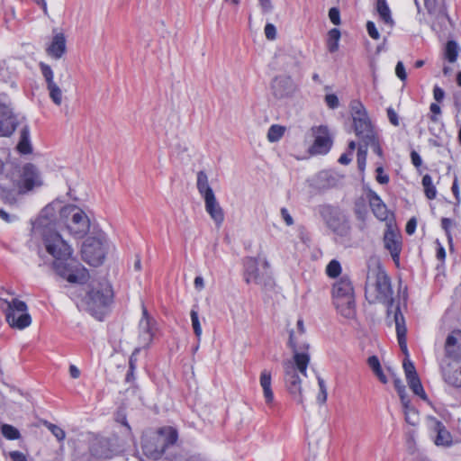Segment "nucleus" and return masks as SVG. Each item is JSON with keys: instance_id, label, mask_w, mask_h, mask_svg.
<instances>
[{"instance_id": "obj_1", "label": "nucleus", "mask_w": 461, "mask_h": 461, "mask_svg": "<svg viewBox=\"0 0 461 461\" xmlns=\"http://www.w3.org/2000/svg\"><path fill=\"white\" fill-rule=\"evenodd\" d=\"M56 212H59V221L75 238L81 239L88 232L90 221L84 211L74 204L62 206L59 202H53L42 209L33 224V235L41 238L45 250L54 258L53 268L59 276L72 284H86L89 279L87 269L79 263H66L73 249L55 230Z\"/></svg>"}, {"instance_id": "obj_2", "label": "nucleus", "mask_w": 461, "mask_h": 461, "mask_svg": "<svg viewBox=\"0 0 461 461\" xmlns=\"http://www.w3.org/2000/svg\"><path fill=\"white\" fill-rule=\"evenodd\" d=\"M288 346L293 350V357L283 362L284 381L285 387L299 404H303L302 389V376H306L307 367L310 362V356L307 352L309 345L300 344L294 330L290 331Z\"/></svg>"}, {"instance_id": "obj_3", "label": "nucleus", "mask_w": 461, "mask_h": 461, "mask_svg": "<svg viewBox=\"0 0 461 461\" xmlns=\"http://www.w3.org/2000/svg\"><path fill=\"white\" fill-rule=\"evenodd\" d=\"M43 185L39 168L26 163L22 167L8 171L5 182L0 184V198L8 204H15L19 198Z\"/></svg>"}, {"instance_id": "obj_4", "label": "nucleus", "mask_w": 461, "mask_h": 461, "mask_svg": "<svg viewBox=\"0 0 461 461\" xmlns=\"http://www.w3.org/2000/svg\"><path fill=\"white\" fill-rule=\"evenodd\" d=\"M391 279L384 267L376 263L369 267L366 274L365 296L370 303H380L387 307L393 303Z\"/></svg>"}, {"instance_id": "obj_5", "label": "nucleus", "mask_w": 461, "mask_h": 461, "mask_svg": "<svg viewBox=\"0 0 461 461\" xmlns=\"http://www.w3.org/2000/svg\"><path fill=\"white\" fill-rule=\"evenodd\" d=\"M178 438L177 430L173 427L160 428L157 432L143 439L144 454L152 459H158L167 449L173 447Z\"/></svg>"}, {"instance_id": "obj_6", "label": "nucleus", "mask_w": 461, "mask_h": 461, "mask_svg": "<svg viewBox=\"0 0 461 461\" xmlns=\"http://www.w3.org/2000/svg\"><path fill=\"white\" fill-rule=\"evenodd\" d=\"M113 291L112 285L106 282H100L92 285L86 293L83 302L86 310L98 320H102L107 307L112 303Z\"/></svg>"}, {"instance_id": "obj_7", "label": "nucleus", "mask_w": 461, "mask_h": 461, "mask_svg": "<svg viewBox=\"0 0 461 461\" xmlns=\"http://www.w3.org/2000/svg\"><path fill=\"white\" fill-rule=\"evenodd\" d=\"M333 303L339 312L347 319L355 316V294L351 281L342 276L332 287Z\"/></svg>"}, {"instance_id": "obj_8", "label": "nucleus", "mask_w": 461, "mask_h": 461, "mask_svg": "<svg viewBox=\"0 0 461 461\" xmlns=\"http://www.w3.org/2000/svg\"><path fill=\"white\" fill-rule=\"evenodd\" d=\"M316 211L328 228L335 234L340 237H348L349 235V223L338 207L330 204H321L316 208Z\"/></svg>"}, {"instance_id": "obj_9", "label": "nucleus", "mask_w": 461, "mask_h": 461, "mask_svg": "<svg viewBox=\"0 0 461 461\" xmlns=\"http://www.w3.org/2000/svg\"><path fill=\"white\" fill-rule=\"evenodd\" d=\"M268 268L269 265L267 260L262 263L260 268L257 258H246L244 259V278L246 283L260 286L270 285L272 278Z\"/></svg>"}, {"instance_id": "obj_10", "label": "nucleus", "mask_w": 461, "mask_h": 461, "mask_svg": "<svg viewBox=\"0 0 461 461\" xmlns=\"http://www.w3.org/2000/svg\"><path fill=\"white\" fill-rule=\"evenodd\" d=\"M5 303H6L5 319L12 328L23 330L31 325L32 318L24 302L13 299L10 302L5 300Z\"/></svg>"}, {"instance_id": "obj_11", "label": "nucleus", "mask_w": 461, "mask_h": 461, "mask_svg": "<svg viewBox=\"0 0 461 461\" xmlns=\"http://www.w3.org/2000/svg\"><path fill=\"white\" fill-rule=\"evenodd\" d=\"M104 241L105 237L103 234L88 237L82 245L83 260L94 267L103 264L105 258Z\"/></svg>"}, {"instance_id": "obj_12", "label": "nucleus", "mask_w": 461, "mask_h": 461, "mask_svg": "<svg viewBox=\"0 0 461 461\" xmlns=\"http://www.w3.org/2000/svg\"><path fill=\"white\" fill-rule=\"evenodd\" d=\"M142 317L139 322V339L143 347H148L153 340L157 328L156 321L148 312L147 308L142 303Z\"/></svg>"}, {"instance_id": "obj_13", "label": "nucleus", "mask_w": 461, "mask_h": 461, "mask_svg": "<svg viewBox=\"0 0 461 461\" xmlns=\"http://www.w3.org/2000/svg\"><path fill=\"white\" fill-rule=\"evenodd\" d=\"M441 372L447 384L461 387V359L444 358L441 363Z\"/></svg>"}, {"instance_id": "obj_14", "label": "nucleus", "mask_w": 461, "mask_h": 461, "mask_svg": "<svg viewBox=\"0 0 461 461\" xmlns=\"http://www.w3.org/2000/svg\"><path fill=\"white\" fill-rule=\"evenodd\" d=\"M314 142L312 150L315 154H326L331 148L332 140L326 126H317L312 129Z\"/></svg>"}, {"instance_id": "obj_15", "label": "nucleus", "mask_w": 461, "mask_h": 461, "mask_svg": "<svg viewBox=\"0 0 461 461\" xmlns=\"http://www.w3.org/2000/svg\"><path fill=\"white\" fill-rule=\"evenodd\" d=\"M273 95L279 99L291 96L296 91V85L289 76L276 77L271 84Z\"/></svg>"}, {"instance_id": "obj_16", "label": "nucleus", "mask_w": 461, "mask_h": 461, "mask_svg": "<svg viewBox=\"0 0 461 461\" xmlns=\"http://www.w3.org/2000/svg\"><path fill=\"white\" fill-rule=\"evenodd\" d=\"M384 247L389 250L393 261L398 262L401 253V241L399 234L393 229L392 222L387 223V230L384 236Z\"/></svg>"}, {"instance_id": "obj_17", "label": "nucleus", "mask_w": 461, "mask_h": 461, "mask_svg": "<svg viewBox=\"0 0 461 461\" xmlns=\"http://www.w3.org/2000/svg\"><path fill=\"white\" fill-rule=\"evenodd\" d=\"M425 23L429 24L431 29L436 32H442L446 31L447 29V24L451 23L446 6L443 5L429 15V19L426 20Z\"/></svg>"}, {"instance_id": "obj_18", "label": "nucleus", "mask_w": 461, "mask_h": 461, "mask_svg": "<svg viewBox=\"0 0 461 461\" xmlns=\"http://www.w3.org/2000/svg\"><path fill=\"white\" fill-rule=\"evenodd\" d=\"M17 121L12 111L5 104L0 105V136H10L16 129Z\"/></svg>"}, {"instance_id": "obj_19", "label": "nucleus", "mask_w": 461, "mask_h": 461, "mask_svg": "<svg viewBox=\"0 0 461 461\" xmlns=\"http://www.w3.org/2000/svg\"><path fill=\"white\" fill-rule=\"evenodd\" d=\"M428 422L430 430L436 433L435 444L437 446H449L452 441V437L444 424L433 417H429Z\"/></svg>"}, {"instance_id": "obj_20", "label": "nucleus", "mask_w": 461, "mask_h": 461, "mask_svg": "<svg viewBox=\"0 0 461 461\" xmlns=\"http://www.w3.org/2000/svg\"><path fill=\"white\" fill-rule=\"evenodd\" d=\"M367 198L375 216L380 221H386L388 219L389 211L381 197L375 191L370 190L367 194Z\"/></svg>"}, {"instance_id": "obj_21", "label": "nucleus", "mask_w": 461, "mask_h": 461, "mask_svg": "<svg viewBox=\"0 0 461 461\" xmlns=\"http://www.w3.org/2000/svg\"><path fill=\"white\" fill-rule=\"evenodd\" d=\"M203 200L205 211L208 212L217 226L221 225L224 221V213L220 203L217 202L215 195L210 196Z\"/></svg>"}, {"instance_id": "obj_22", "label": "nucleus", "mask_w": 461, "mask_h": 461, "mask_svg": "<svg viewBox=\"0 0 461 461\" xmlns=\"http://www.w3.org/2000/svg\"><path fill=\"white\" fill-rule=\"evenodd\" d=\"M49 56L58 59L66 51V39L63 33H57L46 50Z\"/></svg>"}, {"instance_id": "obj_23", "label": "nucleus", "mask_w": 461, "mask_h": 461, "mask_svg": "<svg viewBox=\"0 0 461 461\" xmlns=\"http://www.w3.org/2000/svg\"><path fill=\"white\" fill-rule=\"evenodd\" d=\"M259 384L263 390V395L265 402L267 405H271L274 402V393L271 387L272 375L271 372L267 369H264L259 377Z\"/></svg>"}, {"instance_id": "obj_24", "label": "nucleus", "mask_w": 461, "mask_h": 461, "mask_svg": "<svg viewBox=\"0 0 461 461\" xmlns=\"http://www.w3.org/2000/svg\"><path fill=\"white\" fill-rule=\"evenodd\" d=\"M356 135L362 140V141L372 138L375 135L371 122L368 117L366 119H359L353 122Z\"/></svg>"}, {"instance_id": "obj_25", "label": "nucleus", "mask_w": 461, "mask_h": 461, "mask_svg": "<svg viewBox=\"0 0 461 461\" xmlns=\"http://www.w3.org/2000/svg\"><path fill=\"white\" fill-rule=\"evenodd\" d=\"M196 186L199 194L203 199L214 195V193L209 185L208 176L204 171H199L197 173Z\"/></svg>"}, {"instance_id": "obj_26", "label": "nucleus", "mask_w": 461, "mask_h": 461, "mask_svg": "<svg viewBox=\"0 0 461 461\" xmlns=\"http://www.w3.org/2000/svg\"><path fill=\"white\" fill-rule=\"evenodd\" d=\"M375 9L380 19L389 27H393L394 22L392 18L391 10L386 0H376Z\"/></svg>"}, {"instance_id": "obj_27", "label": "nucleus", "mask_w": 461, "mask_h": 461, "mask_svg": "<svg viewBox=\"0 0 461 461\" xmlns=\"http://www.w3.org/2000/svg\"><path fill=\"white\" fill-rule=\"evenodd\" d=\"M18 149L21 153L23 154H28L32 152V147L30 144V130L28 126H24L21 130Z\"/></svg>"}, {"instance_id": "obj_28", "label": "nucleus", "mask_w": 461, "mask_h": 461, "mask_svg": "<svg viewBox=\"0 0 461 461\" xmlns=\"http://www.w3.org/2000/svg\"><path fill=\"white\" fill-rule=\"evenodd\" d=\"M350 112L353 119V122L359 119H366L367 116L365 106L358 100H353L350 103Z\"/></svg>"}, {"instance_id": "obj_29", "label": "nucleus", "mask_w": 461, "mask_h": 461, "mask_svg": "<svg viewBox=\"0 0 461 461\" xmlns=\"http://www.w3.org/2000/svg\"><path fill=\"white\" fill-rule=\"evenodd\" d=\"M393 319L395 322L397 339L406 338L407 329L405 326L403 315L402 314L399 307L396 308Z\"/></svg>"}, {"instance_id": "obj_30", "label": "nucleus", "mask_w": 461, "mask_h": 461, "mask_svg": "<svg viewBox=\"0 0 461 461\" xmlns=\"http://www.w3.org/2000/svg\"><path fill=\"white\" fill-rule=\"evenodd\" d=\"M406 380L413 393L420 396L423 400L427 399V395L418 375L408 377Z\"/></svg>"}, {"instance_id": "obj_31", "label": "nucleus", "mask_w": 461, "mask_h": 461, "mask_svg": "<svg viewBox=\"0 0 461 461\" xmlns=\"http://www.w3.org/2000/svg\"><path fill=\"white\" fill-rule=\"evenodd\" d=\"M340 39V32L334 28L328 33L327 47L330 52L333 53L339 49V41Z\"/></svg>"}, {"instance_id": "obj_32", "label": "nucleus", "mask_w": 461, "mask_h": 461, "mask_svg": "<svg viewBox=\"0 0 461 461\" xmlns=\"http://www.w3.org/2000/svg\"><path fill=\"white\" fill-rule=\"evenodd\" d=\"M422 185L424 187L426 197L429 200L435 199L437 195V190L429 175L427 174L422 177Z\"/></svg>"}, {"instance_id": "obj_33", "label": "nucleus", "mask_w": 461, "mask_h": 461, "mask_svg": "<svg viewBox=\"0 0 461 461\" xmlns=\"http://www.w3.org/2000/svg\"><path fill=\"white\" fill-rule=\"evenodd\" d=\"M458 45L454 41H448L445 48V56L449 62H455L458 56Z\"/></svg>"}, {"instance_id": "obj_34", "label": "nucleus", "mask_w": 461, "mask_h": 461, "mask_svg": "<svg viewBox=\"0 0 461 461\" xmlns=\"http://www.w3.org/2000/svg\"><path fill=\"white\" fill-rule=\"evenodd\" d=\"M0 429L1 433L6 439L14 440L20 438L21 437L19 430L12 425L5 423L1 425Z\"/></svg>"}, {"instance_id": "obj_35", "label": "nucleus", "mask_w": 461, "mask_h": 461, "mask_svg": "<svg viewBox=\"0 0 461 461\" xmlns=\"http://www.w3.org/2000/svg\"><path fill=\"white\" fill-rule=\"evenodd\" d=\"M285 133V128L280 125H272L267 131V139L270 142L278 141Z\"/></svg>"}, {"instance_id": "obj_36", "label": "nucleus", "mask_w": 461, "mask_h": 461, "mask_svg": "<svg viewBox=\"0 0 461 461\" xmlns=\"http://www.w3.org/2000/svg\"><path fill=\"white\" fill-rule=\"evenodd\" d=\"M50 93V97L57 105H60L62 102V92L59 86L55 83L47 86Z\"/></svg>"}, {"instance_id": "obj_37", "label": "nucleus", "mask_w": 461, "mask_h": 461, "mask_svg": "<svg viewBox=\"0 0 461 461\" xmlns=\"http://www.w3.org/2000/svg\"><path fill=\"white\" fill-rule=\"evenodd\" d=\"M43 424L59 441H63L65 439L66 433L63 429L47 420H45Z\"/></svg>"}, {"instance_id": "obj_38", "label": "nucleus", "mask_w": 461, "mask_h": 461, "mask_svg": "<svg viewBox=\"0 0 461 461\" xmlns=\"http://www.w3.org/2000/svg\"><path fill=\"white\" fill-rule=\"evenodd\" d=\"M39 66H40V68H41V74H42V76H43V77H44V79H45V81L47 83V86H50V85L55 84V82L53 80L54 79V73H53L51 68L49 65H47V64H45L43 62H41L39 64Z\"/></svg>"}, {"instance_id": "obj_39", "label": "nucleus", "mask_w": 461, "mask_h": 461, "mask_svg": "<svg viewBox=\"0 0 461 461\" xmlns=\"http://www.w3.org/2000/svg\"><path fill=\"white\" fill-rule=\"evenodd\" d=\"M190 316H191L192 327L194 329V332L196 338L198 339V340H200V338L202 336V327H201V324L199 321L197 311L195 309H192L191 312H190Z\"/></svg>"}, {"instance_id": "obj_40", "label": "nucleus", "mask_w": 461, "mask_h": 461, "mask_svg": "<svg viewBox=\"0 0 461 461\" xmlns=\"http://www.w3.org/2000/svg\"><path fill=\"white\" fill-rule=\"evenodd\" d=\"M361 144H362L364 147H366V149H367L368 147H370V148H371V149H372L375 154H377L378 156H382L383 151H382V149H381V147H380V145H379V142H378V140H377V139H376L375 135L372 136V138H370V139H367V140H366L362 141V143H361Z\"/></svg>"}, {"instance_id": "obj_41", "label": "nucleus", "mask_w": 461, "mask_h": 461, "mask_svg": "<svg viewBox=\"0 0 461 461\" xmlns=\"http://www.w3.org/2000/svg\"><path fill=\"white\" fill-rule=\"evenodd\" d=\"M340 272V263L336 259L331 260L326 267V273L330 277H337Z\"/></svg>"}, {"instance_id": "obj_42", "label": "nucleus", "mask_w": 461, "mask_h": 461, "mask_svg": "<svg viewBox=\"0 0 461 461\" xmlns=\"http://www.w3.org/2000/svg\"><path fill=\"white\" fill-rule=\"evenodd\" d=\"M317 380H318V385L320 388V392L317 395V402L320 404H323L326 402L327 395H328L326 384H325L324 380L321 377L318 376Z\"/></svg>"}, {"instance_id": "obj_43", "label": "nucleus", "mask_w": 461, "mask_h": 461, "mask_svg": "<svg viewBox=\"0 0 461 461\" xmlns=\"http://www.w3.org/2000/svg\"><path fill=\"white\" fill-rule=\"evenodd\" d=\"M366 147L359 144L357 149V166L360 171H364L366 162Z\"/></svg>"}, {"instance_id": "obj_44", "label": "nucleus", "mask_w": 461, "mask_h": 461, "mask_svg": "<svg viewBox=\"0 0 461 461\" xmlns=\"http://www.w3.org/2000/svg\"><path fill=\"white\" fill-rule=\"evenodd\" d=\"M423 3L428 15H430L432 13L437 11V9H439L444 5L443 4H438L437 0H423Z\"/></svg>"}, {"instance_id": "obj_45", "label": "nucleus", "mask_w": 461, "mask_h": 461, "mask_svg": "<svg viewBox=\"0 0 461 461\" xmlns=\"http://www.w3.org/2000/svg\"><path fill=\"white\" fill-rule=\"evenodd\" d=\"M403 369L406 378L418 375L413 363L408 358L403 361Z\"/></svg>"}, {"instance_id": "obj_46", "label": "nucleus", "mask_w": 461, "mask_h": 461, "mask_svg": "<svg viewBox=\"0 0 461 461\" xmlns=\"http://www.w3.org/2000/svg\"><path fill=\"white\" fill-rule=\"evenodd\" d=\"M376 181L379 184L386 185L389 182V176L384 173L383 167H378L375 170Z\"/></svg>"}, {"instance_id": "obj_47", "label": "nucleus", "mask_w": 461, "mask_h": 461, "mask_svg": "<svg viewBox=\"0 0 461 461\" xmlns=\"http://www.w3.org/2000/svg\"><path fill=\"white\" fill-rule=\"evenodd\" d=\"M366 31L368 32V35L374 39V40H378L379 37H380V34L375 27V24L371 22V21H368L366 23Z\"/></svg>"}, {"instance_id": "obj_48", "label": "nucleus", "mask_w": 461, "mask_h": 461, "mask_svg": "<svg viewBox=\"0 0 461 461\" xmlns=\"http://www.w3.org/2000/svg\"><path fill=\"white\" fill-rule=\"evenodd\" d=\"M329 17L330 22L335 24L339 25L340 23V15H339V10L336 7H332L329 11Z\"/></svg>"}, {"instance_id": "obj_49", "label": "nucleus", "mask_w": 461, "mask_h": 461, "mask_svg": "<svg viewBox=\"0 0 461 461\" xmlns=\"http://www.w3.org/2000/svg\"><path fill=\"white\" fill-rule=\"evenodd\" d=\"M386 112H387V117H388L389 122L393 126H399V124H400L399 116H398L397 113L394 111V109L392 107H389V108H387Z\"/></svg>"}, {"instance_id": "obj_50", "label": "nucleus", "mask_w": 461, "mask_h": 461, "mask_svg": "<svg viewBox=\"0 0 461 461\" xmlns=\"http://www.w3.org/2000/svg\"><path fill=\"white\" fill-rule=\"evenodd\" d=\"M456 342H457V340L454 335L450 334L447 336V338L446 339V344H445V348H446V353H447L446 357H449V355L451 353V348L456 346Z\"/></svg>"}, {"instance_id": "obj_51", "label": "nucleus", "mask_w": 461, "mask_h": 461, "mask_svg": "<svg viewBox=\"0 0 461 461\" xmlns=\"http://www.w3.org/2000/svg\"><path fill=\"white\" fill-rule=\"evenodd\" d=\"M325 102L327 105L331 108L335 109L339 106V98L334 94H330L325 96Z\"/></svg>"}, {"instance_id": "obj_52", "label": "nucleus", "mask_w": 461, "mask_h": 461, "mask_svg": "<svg viewBox=\"0 0 461 461\" xmlns=\"http://www.w3.org/2000/svg\"><path fill=\"white\" fill-rule=\"evenodd\" d=\"M265 35L268 40H275L276 36V29L274 24L267 23L265 26Z\"/></svg>"}, {"instance_id": "obj_53", "label": "nucleus", "mask_w": 461, "mask_h": 461, "mask_svg": "<svg viewBox=\"0 0 461 461\" xmlns=\"http://www.w3.org/2000/svg\"><path fill=\"white\" fill-rule=\"evenodd\" d=\"M395 74L402 81H404L407 78V74L402 61L397 62L395 67Z\"/></svg>"}, {"instance_id": "obj_54", "label": "nucleus", "mask_w": 461, "mask_h": 461, "mask_svg": "<svg viewBox=\"0 0 461 461\" xmlns=\"http://www.w3.org/2000/svg\"><path fill=\"white\" fill-rule=\"evenodd\" d=\"M451 225H452V221L450 219H448V218L441 219V227L445 230L449 242L452 241V237H451L450 231H449V228L451 227Z\"/></svg>"}, {"instance_id": "obj_55", "label": "nucleus", "mask_w": 461, "mask_h": 461, "mask_svg": "<svg viewBox=\"0 0 461 461\" xmlns=\"http://www.w3.org/2000/svg\"><path fill=\"white\" fill-rule=\"evenodd\" d=\"M451 190L456 198V204H459L461 202V198H460V192H459V186H458V179L456 176H455V178H454Z\"/></svg>"}, {"instance_id": "obj_56", "label": "nucleus", "mask_w": 461, "mask_h": 461, "mask_svg": "<svg viewBox=\"0 0 461 461\" xmlns=\"http://www.w3.org/2000/svg\"><path fill=\"white\" fill-rule=\"evenodd\" d=\"M417 413L414 409L409 406L408 410H405V420L408 423L414 425L416 423L415 418Z\"/></svg>"}, {"instance_id": "obj_57", "label": "nucleus", "mask_w": 461, "mask_h": 461, "mask_svg": "<svg viewBox=\"0 0 461 461\" xmlns=\"http://www.w3.org/2000/svg\"><path fill=\"white\" fill-rule=\"evenodd\" d=\"M280 213H281V216L283 218V220L285 221V224L287 226H291L294 224V219L293 217L291 216V214L289 213L288 210L286 208H281L280 210Z\"/></svg>"}, {"instance_id": "obj_58", "label": "nucleus", "mask_w": 461, "mask_h": 461, "mask_svg": "<svg viewBox=\"0 0 461 461\" xmlns=\"http://www.w3.org/2000/svg\"><path fill=\"white\" fill-rule=\"evenodd\" d=\"M9 456L12 461H27V456L17 450L9 452Z\"/></svg>"}, {"instance_id": "obj_59", "label": "nucleus", "mask_w": 461, "mask_h": 461, "mask_svg": "<svg viewBox=\"0 0 461 461\" xmlns=\"http://www.w3.org/2000/svg\"><path fill=\"white\" fill-rule=\"evenodd\" d=\"M436 245H437L436 257L438 260L444 261L446 258V250H445L444 247L442 246V244L438 240H436Z\"/></svg>"}, {"instance_id": "obj_60", "label": "nucleus", "mask_w": 461, "mask_h": 461, "mask_svg": "<svg viewBox=\"0 0 461 461\" xmlns=\"http://www.w3.org/2000/svg\"><path fill=\"white\" fill-rule=\"evenodd\" d=\"M429 110L433 113L430 116V120L432 122H437L438 121L437 115L440 114V113H441V109H440L439 105L438 104L432 103L429 106Z\"/></svg>"}, {"instance_id": "obj_61", "label": "nucleus", "mask_w": 461, "mask_h": 461, "mask_svg": "<svg viewBox=\"0 0 461 461\" xmlns=\"http://www.w3.org/2000/svg\"><path fill=\"white\" fill-rule=\"evenodd\" d=\"M433 96L437 102H441L444 99L445 92L441 87L435 86L433 88Z\"/></svg>"}, {"instance_id": "obj_62", "label": "nucleus", "mask_w": 461, "mask_h": 461, "mask_svg": "<svg viewBox=\"0 0 461 461\" xmlns=\"http://www.w3.org/2000/svg\"><path fill=\"white\" fill-rule=\"evenodd\" d=\"M411 159L414 167H420L421 166L422 159L420 156L418 154V152H416L415 150H412L411 152Z\"/></svg>"}, {"instance_id": "obj_63", "label": "nucleus", "mask_w": 461, "mask_h": 461, "mask_svg": "<svg viewBox=\"0 0 461 461\" xmlns=\"http://www.w3.org/2000/svg\"><path fill=\"white\" fill-rule=\"evenodd\" d=\"M416 226H417V221H416V219L415 218H411L408 221L407 224H406V232L409 234V235H411L414 233L415 230H416Z\"/></svg>"}, {"instance_id": "obj_64", "label": "nucleus", "mask_w": 461, "mask_h": 461, "mask_svg": "<svg viewBox=\"0 0 461 461\" xmlns=\"http://www.w3.org/2000/svg\"><path fill=\"white\" fill-rule=\"evenodd\" d=\"M367 364L372 370L377 369L381 366L376 356L369 357L367 359Z\"/></svg>"}]
</instances>
